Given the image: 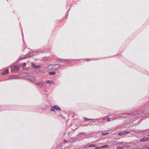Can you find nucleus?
Returning a JSON list of instances; mask_svg holds the SVG:
<instances>
[{
    "instance_id": "nucleus-32",
    "label": "nucleus",
    "mask_w": 149,
    "mask_h": 149,
    "mask_svg": "<svg viewBox=\"0 0 149 149\" xmlns=\"http://www.w3.org/2000/svg\"><path fill=\"white\" fill-rule=\"evenodd\" d=\"M107 119V121H110V120H111V119H109V118H108Z\"/></svg>"
},
{
    "instance_id": "nucleus-23",
    "label": "nucleus",
    "mask_w": 149,
    "mask_h": 149,
    "mask_svg": "<svg viewBox=\"0 0 149 149\" xmlns=\"http://www.w3.org/2000/svg\"><path fill=\"white\" fill-rule=\"evenodd\" d=\"M108 134H109V133H108V132L103 133H102V135L103 136H105V135Z\"/></svg>"
},
{
    "instance_id": "nucleus-12",
    "label": "nucleus",
    "mask_w": 149,
    "mask_h": 149,
    "mask_svg": "<svg viewBox=\"0 0 149 149\" xmlns=\"http://www.w3.org/2000/svg\"><path fill=\"white\" fill-rule=\"evenodd\" d=\"M46 83L47 84H51L53 83V81L48 80L46 81Z\"/></svg>"
},
{
    "instance_id": "nucleus-10",
    "label": "nucleus",
    "mask_w": 149,
    "mask_h": 149,
    "mask_svg": "<svg viewBox=\"0 0 149 149\" xmlns=\"http://www.w3.org/2000/svg\"><path fill=\"white\" fill-rule=\"evenodd\" d=\"M11 69H13L14 71L17 70L19 68V67L17 65H15L12 66L11 67Z\"/></svg>"
},
{
    "instance_id": "nucleus-16",
    "label": "nucleus",
    "mask_w": 149,
    "mask_h": 149,
    "mask_svg": "<svg viewBox=\"0 0 149 149\" xmlns=\"http://www.w3.org/2000/svg\"><path fill=\"white\" fill-rule=\"evenodd\" d=\"M109 118V117L108 116H105V117H104L102 118V120H104L105 119L107 120Z\"/></svg>"
},
{
    "instance_id": "nucleus-30",
    "label": "nucleus",
    "mask_w": 149,
    "mask_h": 149,
    "mask_svg": "<svg viewBox=\"0 0 149 149\" xmlns=\"http://www.w3.org/2000/svg\"><path fill=\"white\" fill-rule=\"evenodd\" d=\"M86 60L87 61H89L91 59L89 58H87L86 59Z\"/></svg>"
},
{
    "instance_id": "nucleus-20",
    "label": "nucleus",
    "mask_w": 149,
    "mask_h": 149,
    "mask_svg": "<svg viewBox=\"0 0 149 149\" xmlns=\"http://www.w3.org/2000/svg\"><path fill=\"white\" fill-rule=\"evenodd\" d=\"M96 145L95 144H91L89 146V147H91L95 146Z\"/></svg>"
},
{
    "instance_id": "nucleus-22",
    "label": "nucleus",
    "mask_w": 149,
    "mask_h": 149,
    "mask_svg": "<svg viewBox=\"0 0 149 149\" xmlns=\"http://www.w3.org/2000/svg\"><path fill=\"white\" fill-rule=\"evenodd\" d=\"M117 149H123V148L122 146H118L117 147Z\"/></svg>"
},
{
    "instance_id": "nucleus-14",
    "label": "nucleus",
    "mask_w": 149,
    "mask_h": 149,
    "mask_svg": "<svg viewBox=\"0 0 149 149\" xmlns=\"http://www.w3.org/2000/svg\"><path fill=\"white\" fill-rule=\"evenodd\" d=\"M98 119H97V118L93 119H91V118H84V119L85 120H97Z\"/></svg>"
},
{
    "instance_id": "nucleus-24",
    "label": "nucleus",
    "mask_w": 149,
    "mask_h": 149,
    "mask_svg": "<svg viewBox=\"0 0 149 149\" xmlns=\"http://www.w3.org/2000/svg\"><path fill=\"white\" fill-rule=\"evenodd\" d=\"M85 133L84 132H80L78 134V135H82L84 134Z\"/></svg>"
},
{
    "instance_id": "nucleus-25",
    "label": "nucleus",
    "mask_w": 149,
    "mask_h": 149,
    "mask_svg": "<svg viewBox=\"0 0 149 149\" xmlns=\"http://www.w3.org/2000/svg\"><path fill=\"white\" fill-rule=\"evenodd\" d=\"M101 146H100L99 147H96L95 148V149H101Z\"/></svg>"
},
{
    "instance_id": "nucleus-11",
    "label": "nucleus",
    "mask_w": 149,
    "mask_h": 149,
    "mask_svg": "<svg viewBox=\"0 0 149 149\" xmlns=\"http://www.w3.org/2000/svg\"><path fill=\"white\" fill-rule=\"evenodd\" d=\"M9 70L8 69H7L5 70V71L1 73L2 75H5L6 74L9 73Z\"/></svg>"
},
{
    "instance_id": "nucleus-3",
    "label": "nucleus",
    "mask_w": 149,
    "mask_h": 149,
    "mask_svg": "<svg viewBox=\"0 0 149 149\" xmlns=\"http://www.w3.org/2000/svg\"><path fill=\"white\" fill-rule=\"evenodd\" d=\"M59 62H61L63 64H62V66H64L65 64H68L70 63V60L69 59H58Z\"/></svg>"
},
{
    "instance_id": "nucleus-31",
    "label": "nucleus",
    "mask_w": 149,
    "mask_h": 149,
    "mask_svg": "<svg viewBox=\"0 0 149 149\" xmlns=\"http://www.w3.org/2000/svg\"><path fill=\"white\" fill-rule=\"evenodd\" d=\"M64 143H66L68 142V141L67 140H65L64 141Z\"/></svg>"
},
{
    "instance_id": "nucleus-19",
    "label": "nucleus",
    "mask_w": 149,
    "mask_h": 149,
    "mask_svg": "<svg viewBox=\"0 0 149 149\" xmlns=\"http://www.w3.org/2000/svg\"><path fill=\"white\" fill-rule=\"evenodd\" d=\"M51 107H52V108L50 110V111H54L55 109H54L53 108V107L51 106Z\"/></svg>"
},
{
    "instance_id": "nucleus-7",
    "label": "nucleus",
    "mask_w": 149,
    "mask_h": 149,
    "mask_svg": "<svg viewBox=\"0 0 149 149\" xmlns=\"http://www.w3.org/2000/svg\"><path fill=\"white\" fill-rule=\"evenodd\" d=\"M32 67L35 68H40L41 67V66L40 65H36L34 63H33L32 65Z\"/></svg>"
},
{
    "instance_id": "nucleus-13",
    "label": "nucleus",
    "mask_w": 149,
    "mask_h": 149,
    "mask_svg": "<svg viewBox=\"0 0 149 149\" xmlns=\"http://www.w3.org/2000/svg\"><path fill=\"white\" fill-rule=\"evenodd\" d=\"M22 75L24 77H28L29 75L28 73L24 72L22 73Z\"/></svg>"
},
{
    "instance_id": "nucleus-27",
    "label": "nucleus",
    "mask_w": 149,
    "mask_h": 149,
    "mask_svg": "<svg viewBox=\"0 0 149 149\" xmlns=\"http://www.w3.org/2000/svg\"><path fill=\"white\" fill-rule=\"evenodd\" d=\"M26 65V63L24 62L23 63V66H25Z\"/></svg>"
},
{
    "instance_id": "nucleus-39",
    "label": "nucleus",
    "mask_w": 149,
    "mask_h": 149,
    "mask_svg": "<svg viewBox=\"0 0 149 149\" xmlns=\"http://www.w3.org/2000/svg\"><path fill=\"white\" fill-rule=\"evenodd\" d=\"M147 130H149V129H148Z\"/></svg>"
},
{
    "instance_id": "nucleus-34",
    "label": "nucleus",
    "mask_w": 149,
    "mask_h": 149,
    "mask_svg": "<svg viewBox=\"0 0 149 149\" xmlns=\"http://www.w3.org/2000/svg\"><path fill=\"white\" fill-rule=\"evenodd\" d=\"M69 10H70V8L68 9V12H69Z\"/></svg>"
},
{
    "instance_id": "nucleus-37",
    "label": "nucleus",
    "mask_w": 149,
    "mask_h": 149,
    "mask_svg": "<svg viewBox=\"0 0 149 149\" xmlns=\"http://www.w3.org/2000/svg\"><path fill=\"white\" fill-rule=\"evenodd\" d=\"M12 77H14V76H12Z\"/></svg>"
},
{
    "instance_id": "nucleus-35",
    "label": "nucleus",
    "mask_w": 149,
    "mask_h": 149,
    "mask_svg": "<svg viewBox=\"0 0 149 149\" xmlns=\"http://www.w3.org/2000/svg\"><path fill=\"white\" fill-rule=\"evenodd\" d=\"M77 128H75L74 130H76Z\"/></svg>"
},
{
    "instance_id": "nucleus-15",
    "label": "nucleus",
    "mask_w": 149,
    "mask_h": 149,
    "mask_svg": "<svg viewBox=\"0 0 149 149\" xmlns=\"http://www.w3.org/2000/svg\"><path fill=\"white\" fill-rule=\"evenodd\" d=\"M56 72H50L49 73V74L50 75H55L56 74Z\"/></svg>"
},
{
    "instance_id": "nucleus-21",
    "label": "nucleus",
    "mask_w": 149,
    "mask_h": 149,
    "mask_svg": "<svg viewBox=\"0 0 149 149\" xmlns=\"http://www.w3.org/2000/svg\"><path fill=\"white\" fill-rule=\"evenodd\" d=\"M142 133L143 134H146V130H142Z\"/></svg>"
},
{
    "instance_id": "nucleus-6",
    "label": "nucleus",
    "mask_w": 149,
    "mask_h": 149,
    "mask_svg": "<svg viewBox=\"0 0 149 149\" xmlns=\"http://www.w3.org/2000/svg\"><path fill=\"white\" fill-rule=\"evenodd\" d=\"M149 140V139L148 137H143L140 139V141L141 142H144L148 141Z\"/></svg>"
},
{
    "instance_id": "nucleus-33",
    "label": "nucleus",
    "mask_w": 149,
    "mask_h": 149,
    "mask_svg": "<svg viewBox=\"0 0 149 149\" xmlns=\"http://www.w3.org/2000/svg\"><path fill=\"white\" fill-rule=\"evenodd\" d=\"M21 31H22V36H23V33L22 32V30H21Z\"/></svg>"
},
{
    "instance_id": "nucleus-8",
    "label": "nucleus",
    "mask_w": 149,
    "mask_h": 149,
    "mask_svg": "<svg viewBox=\"0 0 149 149\" xmlns=\"http://www.w3.org/2000/svg\"><path fill=\"white\" fill-rule=\"evenodd\" d=\"M35 84L40 86H42L44 87L45 83L44 82H39L37 83H35Z\"/></svg>"
},
{
    "instance_id": "nucleus-2",
    "label": "nucleus",
    "mask_w": 149,
    "mask_h": 149,
    "mask_svg": "<svg viewBox=\"0 0 149 149\" xmlns=\"http://www.w3.org/2000/svg\"><path fill=\"white\" fill-rule=\"evenodd\" d=\"M61 65L59 64H50L48 65V68L49 70H56L60 68Z\"/></svg>"
},
{
    "instance_id": "nucleus-28",
    "label": "nucleus",
    "mask_w": 149,
    "mask_h": 149,
    "mask_svg": "<svg viewBox=\"0 0 149 149\" xmlns=\"http://www.w3.org/2000/svg\"><path fill=\"white\" fill-rule=\"evenodd\" d=\"M124 132L125 133V134H126L129 133L130 132L129 131H127Z\"/></svg>"
},
{
    "instance_id": "nucleus-1",
    "label": "nucleus",
    "mask_w": 149,
    "mask_h": 149,
    "mask_svg": "<svg viewBox=\"0 0 149 149\" xmlns=\"http://www.w3.org/2000/svg\"><path fill=\"white\" fill-rule=\"evenodd\" d=\"M45 52H44L43 51H41L40 52L39 51H32L31 52H29L28 54H26L25 55V56L23 57H21L20 58H19V60H22L24 59H25L27 58L31 57H33V56L34 55L33 54V53H38L39 54L41 53H43Z\"/></svg>"
},
{
    "instance_id": "nucleus-9",
    "label": "nucleus",
    "mask_w": 149,
    "mask_h": 149,
    "mask_svg": "<svg viewBox=\"0 0 149 149\" xmlns=\"http://www.w3.org/2000/svg\"><path fill=\"white\" fill-rule=\"evenodd\" d=\"M53 108L55 110V109L57 111H60L61 110V108L57 105H54L53 106Z\"/></svg>"
},
{
    "instance_id": "nucleus-17",
    "label": "nucleus",
    "mask_w": 149,
    "mask_h": 149,
    "mask_svg": "<svg viewBox=\"0 0 149 149\" xmlns=\"http://www.w3.org/2000/svg\"><path fill=\"white\" fill-rule=\"evenodd\" d=\"M125 134V133L124 132H119L118 134V135L119 136H121L122 135H124Z\"/></svg>"
},
{
    "instance_id": "nucleus-4",
    "label": "nucleus",
    "mask_w": 149,
    "mask_h": 149,
    "mask_svg": "<svg viewBox=\"0 0 149 149\" xmlns=\"http://www.w3.org/2000/svg\"><path fill=\"white\" fill-rule=\"evenodd\" d=\"M132 114H134L133 113H128L125 114H123L120 115V116H118L116 117L114 119H119L120 118H123V117H126V116L127 115H131ZM114 118H113V120H114Z\"/></svg>"
},
{
    "instance_id": "nucleus-29",
    "label": "nucleus",
    "mask_w": 149,
    "mask_h": 149,
    "mask_svg": "<svg viewBox=\"0 0 149 149\" xmlns=\"http://www.w3.org/2000/svg\"><path fill=\"white\" fill-rule=\"evenodd\" d=\"M124 143V142L123 141H121L120 142H119L118 144H122Z\"/></svg>"
},
{
    "instance_id": "nucleus-36",
    "label": "nucleus",
    "mask_w": 149,
    "mask_h": 149,
    "mask_svg": "<svg viewBox=\"0 0 149 149\" xmlns=\"http://www.w3.org/2000/svg\"><path fill=\"white\" fill-rule=\"evenodd\" d=\"M1 81H2V80H0V82Z\"/></svg>"
},
{
    "instance_id": "nucleus-18",
    "label": "nucleus",
    "mask_w": 149,
    "mask_h": 149,
    "mask_svg": "<svg viewBox=\"0 0 149 149\" xmlns=\"http://www.w3.org/2000/svg\"><path fill=\"white\" fill-rule=\"evenodd\" d=\"M108 145H104V146H101V148H106L108 147Z\"/></svg>"
},
{
    "instance_id": "nucleus-38",
    "label": "nucleus",
    "mask_w": 149,
    "mask_h": 149,
    "mask_svg": "<svg viewBox=\"0 0 149 149\" xmlns=\"http://www.w3.org/2000/svg\"><path fill=\"white\" fill-rule=\"evenodd\" d=\"M148 136H149V134L148 135Z\"/></svg>"
},
{
    "instance_id": "nucleus-26",
    "label": "nucleus",
    "mask_w": 149,
    "mask_h": 149,
    "mask_svg": "<svg viewBox=\"0 0 149 149\" xmlns=\"http://www.w3.org/2000/svg\"><path fill=\"white\" fill-rule=\"evenodd\" d=\"M138 132L139 133H142V130H139L138 131Z\"/></svg>"
},
{
    "instance_id": "nucleus-5",
    "label": "nucleus",
    "mask_w": 149,
    "mask_h": 149,
    "mask_svg": "<svg viewBox=\"0 0 149 149\" xmlns=\"http://www.w3.org/2000/svg\"><path fill=\"white\" fill-rule=\"evenodd\" d=\"M28 80L30 82L33 83L36 81V79L35 77L31 76Z\"/></svg>"
}]
</instances>
